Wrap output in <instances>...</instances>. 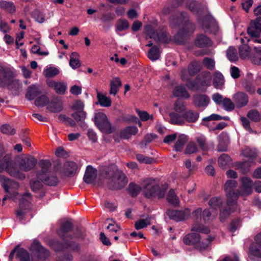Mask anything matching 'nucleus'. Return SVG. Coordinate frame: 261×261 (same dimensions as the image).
I'll return each mask as SVG.
<instances>
[{"label":"nucleus","mask_w":261,"mask_h":261,"mask_svg":"<svg viewBox=\"0 0 261 261\" xmlns=\"http://www.w3.org/2000/svg\"><path fill=\"white\" fill-rule=\"evenodd\" d=\"M15 76L16 73L13 68L0 65V87L7 88L14 95H18L22 84Z\"/></svg>","instance_id":"1"},{"label":"nucleus","mask_w":261,"mask_h":261,"mask_svg":"<svg viewBox=\"0 0 261 261\" xmlns=\"http://www.w3.org/2000/svg\"><path fill=\"white\" fill-rule=\"evenodd\" d=\"M103 176L108 179L107 186L111 190H118L123 188L127 182L125 175L120 171L115 170L112 167L103 169Z\"/></svg>","instance_id":"2"},{"label":"nucleus","mask_w":261,"mask_h":261,"mask_svg":"<svg viewBox=\"0 0 261 261\" xmlns=\"http://www.w3.org/2000/svg\"><path fill=\"white\" fill-rule=\"evenodd\" d=\"M4 153L3 148L0 147V159ZM4 169L13 177L20 179H23L25 176L24 174L20 172L15 168V163L12 160L10 155L7 154L0 161V173Z\"/></svg>","instance_id":"3"},{"label":"nucleus","mask_w":261,"mask_h":261,"mask_svg":"<svg viewBox=\"0 0 261 261\" xmlns=\"http://www.w3.org/2000/svg\"><path fill=\"white\" fill-rule=\"evenodd\" d=\"M63 241L53 239L49 241V245L55 252H64L68 250L76 252L80 251V245L78 242L68 240Z\"/></svg>","instance_id":"4"},{"label":"nucleus","mask_w":261,"mask_h":261,"mask_svg":"<svg viewBox=\"0 0 261 261\" xmlns=\"http://www.w3.org/2000/svg\"><path fill=\"white\" fill-rule=\"evenodd\" d=\"M168 189V186L164 185L161 188L159 185L147 181L144 186V196L151 199L158 197L159 199L164 198Z\"/></svg>","instance_id":"5"},{"label":"nucleus","mask_w":261,"mask_h":261,"mask_svg":"<svg viewBox=\"0 0 261 261\" xmlns=\"http://www.w3.org/2000/svg\"><path fill=\"white\" fill-rule=\"evenodd\" d=\"M95 125L101 131L107 134L113 133L115 129L112 127L110 122L108 120L107 116L102 112L95 113L94 117Z\"/></svg>","instance_id":"6"},{"label":"nucleus","mask_w":261,"mask_h":261,"mask_svg":"<svg viewBox=\"0 0 261 261\" xmlns=\"http://www.w3.org/2000/svg\"><path fill=\"white\" fill-rule=\"evenodd\" d=\"M183 242L188 245H193L200 250L205 249L207 245L200 241V236L197 232H191L186 235L183 238Z\"/></svg>","instance_id":"7"},{"label":"nucleus","mask_w":261,"mask_h":261,"mask_svg":"<svg viewBox=\"0 0 261 261\" xmlns=\"http://www.w3.org/2000/svg\"><path fill=\"white\" fill-rule=\"evenodd\" d=\"M19 169L24 172H28L33 169L37 162V160L32 155L20 156L15 160Z\"/></svg>","instance_id":"8"},{"label":"nucleus","mask_w":261,"mask_h":261,"mask_svg":"<svg viewBox=\"0 0 261 261\" xmlns=\"http://www.w3.org/2000/svg\"><path fill=\"white\" fill-rule=\"evenodd\" d=\"M73 231V224L69 221H66L62 223L60 228L57 230V234L62 241L72 240L73 239L72 234Z\"/></svg>","instance_id":"9"},{"label":"nucleus","mask_w":261,"mask_h":261,"mask_svg":"<svg viewBox=\"0 0 261 261\" xmlns=\"http://www.w3.org/2000/svg\"><path fill=\"white\" fill-rule=\"evenodd\" d=\"M31 248L34 253L33 257H35L38 261L45 260L50 256L49 251L44 247L38 241H34L31 245Z\"/></svg>","instance_id":"10"},{"label":"nucleus","mask_w":261,"mask_h":261,"mask_svg":"<svg viewBox=\"0 0 261 261\" xmlns=\"http://www.w3.org/2000/svg\"><path fill=\"white\" fill-rule=\"evenodd\" d=\"M237 185V182L234 180H228L225 182L224 190L226 192L227 200L237 201L240 193L238 190H235Z\"/></svg>","instance_id":"11"},{"label":"nucleus","mask_w":261,"mask_h":261,"mask_svg":"<svg viewBox=\"0 0 261 261\" xmlns=\"http://www.w3.org/2000/svg\"><path fill=\"white\" fill-rule=\"evenodd\" d=\"M237 206V201L234 200H227V204L223 208L221 207L220 210L219 219L221 222H224L230 214L233 213Z\"/></svg>","instance_id":"12"},{"label":"nucleus","mask_w":261,"mask_h":261,"mask_svg":"<svg viewBox=\"0 0 261 261\" xmlns=\"http://www.w3.org/2000/svg\"><path fill=\"white\" fill-rule=\"evenodd\" d=\"M37 177L48 186H56L59 182V179L56 174L51 171L42 175L37 174Z\"/></svg>","instance_id":"13"},{"label":"nucleus","mask_w":261,"mask_h":261,"mask_svg":"<svg viewBox=\"0 0 261 261\" xmlns=\"http://www.w3.org/2000/svg\"><path fill=\"white\" fill-rule=\"evenodd\" d=\"M30 188L32 191L39 194L40 198L44 197L46 193V189L43 182L37 177L32 178L30 181Z\"/></svg>","instance_id":"14"},{"label":"nucleus","mask_w":261,"mask_h":261,"mask_svg":"<svg viewBox=\"0 0 261 261\" xmlns=\"http://www.w3.org/2000/svg\"><path fill=\"white\" fill-rule=\"evenodd\" d=\"M186 7L191 12L199 15H202L206 9L205 6L201 2L194 0L186 2Z\"/></svg>","instance_id":"15"},{"label":"nucleus","mask_w":261,"mask_h":261,"mask_svg":"<svg viewBox=\"0 0 261 261\" xmlns=\"http://www.w3.org/2000/svg\"><path fill=\"white\" fill-rule=\"evenodd\" d=\"M211 39L203 34H198L194 40V44L198 48L208 47L212 45Z\"/></svg>","instance_id":"16"},{"label":"nucleus","mask_w":261,"mask_h":261,"mask_svg":"<svg viewBox=\"0 0 261 261\" xmlns=\"http://www.w3.org/2000/svg\"><path fill=\"white\" fill-rule=\"evenodd\" d=\"M189 15L186 12L181 11L173 15L170 18V24L172 27H178L181 24H184L189 19Z\"/></svg>","instance_id":"17"},{"label":"nucleus","mask_w":261,"mask_h":261,"mask_svg":"<svg viewBox=\"0 0 261 261\" xmlns=\"http://www.w3.org/2000/svg\"><path fill=\"white\" fill-rule=\"evenodd\" d=\"M248 250V257L251 260L261 261V245L252 243Z\"/></svg>","instance_id":"18"},{"label":"nucleus","mask_w":261,"mask_h":261,"mask_svg":"<svg viewBox=\"0 0 261 261\" xmlns=\"http://www.w3.org/2000/svg\"><path fill=\"white\" fill-rule=\"evenodd\" d=\"M47 109L51 113H59L63 110V103L61 99L57 96L53 97L49 101Z\"/></svg>","instance_id":"19"},{"label":"nucleus","mask_w":261,"mask_h":261,"mask_svg":"<svg viewBox=\"0 0 261 261\" xmlns=\"http://www.w3.org/2000/svg\"><path fill=\"white\" fill-rule=\"evenodd\" d=\"M167 215L170 219L174 220L176 222L183 221L188 218L189 212L180 210H168Z\"/></svg>","instance_id":"20"},{"label":"nucleus","mask_w":261,"mask_h":261,"mask_svg":"<svg viewBox=\"0 0 261 261\" xmlns=\"http://www.w3.org/2000/svg\"><path fill=\"white\" fill-rule=\"evenodd\" d=\"M233 100L237 107L241 108L248 104L249 98L245 92H238L233 95Z\"/></svg>","instance_id":"21"},{"label":"nucleus","mask_w":261,"mask_h":261,"mask_svg":"<svg viewBox=\"0 0 261 261\" xmlns=\"http://www.w3.org/2000/svg\"><path fill=\"white\" fill-rule=\"evenodd\" d=\"M97 171L91 165L86 167L85 173L83 177L85 182L90 184L95 181L97 177Z\"/></svg>","instance_id":"22"},{"label":"nucleus","mask_w":261,"mask_h":261,"mask_svg":"<svg viewBox=\"0 0 261 261\" xmlns=\"http://www.w3.org/2000/svg\"><path fill=\"white\" fill-rule=\"evenodd\" d=\"M77 165L73 161H67L63 167V173L68 177L73 176L76 173Z\"/></svg>","instance_id":"23"},{"label":"nucleus","mask_w":261,"mask_h":261,"mask_svg":"<svg viewBox=\"0 0 261 261\" xmlns=\"http://www.w3.org/2000/svg\"><path fill=\"white\" fill-rule=\"evenodd\" d=\"M181 78L182 81L186 80V86L191 90H197L199 85H204L205 83V80L200 81V79L199 76H196L194 80H191L190 79H186L185 76L182 74Z\"/></svg>","instance_id":"24"},{"label":"nucleus","mask_w":261,"mask_h":261,"mask_svg":"<svg viewBox=\"0 0 261 261\" xmlns=\"http://www.w3.org/2000/svg\"><path fill=\"white\" fill-rule=\"evenodd\" d=\"M210 101L209 97L206 94H197L193 96V103L198 107H206Z\"/></svg>","instance_id":"25"},{"label":"nucleus","mask_w":261,"mask_h":261,"mask_svg":"<svg viewBox=\"0 0 261 261\" xmlns=\"http://www.w3.org/2000/svg\"><path fill=\"white\" fill-rule=\"evenodd\" d=\"M241 181L242 185L241 189L243 195H248L252 192V180L248 177H243L241 178Z\"/></svg>","instance_id":"26"},{"label":"nucleus","mask_w":261,"mask_h":261,"mask_svg":"<svg viewBox=\"0 0 261 261\" xmlns=\"http://www.w3.org/2000/svg\"><path fill=\"white\" fill-rule=\"evenodd\" d=\"M190 36L185 32L184 30L180 29L177 33L174 36L173 40L174 43L177 44H186L189 40Z\"/></svg>","instance_id":"27"},{"label":"nucleus","mask_w":261,"mask_h":261,"mask_svg":"<svg viewBox=\"0 0 261 261\" xmlns=\"http://www.w3.org/2000/svg\"><path fill=\"white\" fill-rule=\"evenodd\" d=\"M15 257L19 261H38L32 255L31 258L29 252L23 248H19Z\"/></svg>","instance_id":"28"},{"label":"nucleus","mask_w":261,"mask_h":261,"mask_svg":"<svg viewBox=\"0 0 261 261\" xmlns=\"http://www.w3.org/2000/svg\"><path fill=\"white\" fill-rule=\"evenodd\" d=\"M138 129L136 126H129L120 132V137L121 139H129L132 135H135L138 133Z\"/></svg>","instance_id":"29"},{"label":"nucleus","mask_w":261,"mask_h":261,"mask_svg":"<svg viewBox=\"0 0 261 261\" xmlns=\"http://www.w3.org/2000/svg\"><path fill=\"white\" fill-rule=\"evenodd\" d=\"M40 94L41 91L39 88L35 85H31L28 87L25 97L28 100H32Z\"/></svg>","instance_id":"30"},{"label":"nucleus","mask_w":261,"mask_h":261,"mask_svg":"<svg viewBox=\"0 0 261 261\" xmlns=\"http://www.w3.org/2000/svg\"><path fill=\"white\" fill-rule=\"evenodd\" d=\"M228 144V137L226 134H221L219 136V143L217 145V150L219 152L227 151Z\"/></svg>","instance_id":"31"},{"label":"nucleus","mask_w":261,"mask_h":261,"mask_svg":"<svg viewBox=\"0 0 261 261\" xmlns=\"http://www.w3.org/2000/svg\"><path fill=\"white\" fill-rule=\"evenodd\" d=\"M182 117L188 122L194 123L198 120L199 114L197 112L188 110L182 114Z\"/></svg>","instance_id":"32"},{"label":"nucleus","mask_w":261,"mask_h":261,"mask_svg":"<svg viewBox=\"0 0 261 261\" xmlns=\"http://www.w3.org/2000/svg\"><path fill=\"white\" fill-rule=\"evenodd\" d=\"M220 120H229V117L228 116H222L217 114H212L209 116L203 118L202 121L204 122H202L201 124L205 126H208V123L207 122Z\"/></svg>","instance_id":"33"},{"label":"nucleus","mask_w":261,"mask_h":261,"mask_svg":"<svg viewBox=\"0 0 261 261\" xmlns=\"http://www.w3.org/2000/svg\"><path fill=\"white\" fill-rule=\"evenodd\" d=\"M49 87H54L56 93L60 94H64L67 89V85L63 82H53L48 84Z\"/></svg>","instance_id":"34"},{"label":"nucleus","mask_w":261,"mask_h":261,"mask_svg":"<svg viewBox=\"0 0 261 261\" xmlns=\"http://www.w3.org/2000/svg\"><path fill=\"white\" fill-rule=\"evenodd\" d=\"M173 95L177 97H184L188 98L190 97L189 94L186 88L182 86H176L173 91Z\"/></svg>","instance_id":"35"},{"label":"nucleus","mask_w":261,"mask_h":261,"mask_svg":"<svg viewBox=\"0 0 261 261\" xmlns=\"http://www.w3.org/2000/svg\"><path fill=\"white\" fill-rule=\"evenodd\" d=\"M241 85L243 89L249 94L253 95L255 93V86L252 81L244 80L242 81Z\"/></svg>","instance_id":"36"},{"label":"nucleus","mask_w":261,"mask_h":261,"mask_svg":"<svg viewBox=\"0 0 261 261\" xmlns=\"http://www.w3.org/2000/svg\"><path fill=\"white\" fill-rule=\"evenodd\" d=\"M80 55L76 52H72L70 56L69 65L73 69H75L81 65L79 60Z\"/></svg>","instance_id":"37"},{"label":"nucleus","mask_w":261,"mask_h":261,"mask_svg":"<svg viewBox=\"0 0 261 261\" xmlns=\"http://www.w3.org/2000/svg\"><path fill=\"white\" fill-rule=\"evenodd\" d=\"M39 165L41 170L37 172L36 174H43L50 172L49 169L51 167V163L47 160H41L39 162Z\"/></svg>","instance_id":"38"},{"label":"nucleus","mask_w":261,"mask_h":261,"mask_svg":"<svg viewBox=\"0 0 261 261\" xmlns=\"http://www.w3.org/2000/svg\"><path fill=\"white\" fill-rule=\"evenodd\" d=\"M86 112L84 111H75L71 114V116L77 122H81L80 125L83 127L85 123L84 121L86 117Z\"/></svg>","instance_id":"39"},{"label":"nucleus","mask_w":261,"mask_h":261,"mask_svg":"<svg viewBox=\"0 0 261 261\" xmlns=\"http://www.w3.org/2000/svg\"><path fill=\"white\" fill-rule=\"evenodd\" d=\"M224 83V77L219 71L214 73L213 79V85L216 88H220Z\"/></svg>","instance_id":"40"},{"label":"nucleus","mask_w":261,"mask_h":261,"mask_svg":"<svg viewBox=\"0 0 261 261\" xmlns=\"http://www.w3.org/2000/svg\"><path fill=\"white\" fill-rule=\"evenodd\" d=\"M187 141V136L184 134L180 135L175 143L174 149L176 151H181Z\"/></svg>","instance_id":"41"},{"label":"nucleus","mask_w":261,"mask_h":261,"mask_svg":"<svg viewBox=\"0 0 261 261\" xmlns=\"http://www.w3.org/2000/svg\"><path fill=\"white\" fill-rule=\"evenodd\" d=\"M129 27L128 21L123 18L118 19L115 24L116 32H122L127 30Z\"/></svg>","instance_id":"42"},{"label":"nucleus","mask_w":261,"mask_h":261,"mask_svg":"<svg viewBox=\"0 0 261 261\" xmlns=\"http://www.w3.org/2000/svg\"><path fill=\"white\" fill-rule=\"evenodd\" d=\"M171 122L172 124L182 125L185 123V119L181 115L175 112H171L169 114Z\"/></svg>","instance_id":"43"},{"label":"nucleus","mask_w":261,"mask_h":261,"mask_svg":"<svg viewBox=\"0 0 261 261\" xmlns=\"http://www.w3.org/2000/svg\"><path fill=\"white\" fill-rule=\"evenodd\" d=\"M231 159L230 156L225 153L222 154L218 158V163L220 167L225 169L226 166L230 164Z\"/></svg>","instance_id":"44"},{"label":"nucleus","mask_w":261,"mask_h":261,"mask_svg":"<svg viewBox=\"0 0 261 261\" xmlns=\"http://www.w3.org/2000/svg\"><path fill=\"white\" fill-rule=\"evenodd\" d=\"M127 191L132 197H135L140 193L141 188L140 186L134 182H130L127 188Z\"/></svg>","instance_id":"45"},{"label":"nucleus","mask_w":261,"mask_h":261,"mask_svg":"<svg viewBox=\"0 0 261 261\" xmlns=\"http://www.w3.org/2000/svg\"><path fill=\"white\" fill-rule=\"evenodd\" d=\"M97 98L99 104L103 107H109L111 106L112 101L110 98L99 92L97 94Z\"/></svg>","instance_id":"46"},{"label":"nucleus","mask_w":261,"mask_h":261,"mask_svg":"<svg viewBox=\"0 0 261 261\" xmlns=\"http://www.w3.org/2000/svg\"><path fill=\"white\" fill-rule=\"evenodd\" d=\"M0 183L6 193H9L10 186L13 185V181L4 175H0Z\"/></svg>","instance_id":"47"},{"label":"nucleus","mask_w":261,"mask_h":261,"mask_svg":"<svg viewBox=\"0 0 261 261\" xmlns=\"http://www.w3.org/2000/svg\"><path fill=\"white\" fill-rule=\"evenodd\" d=\"M122 83L118 77L115 78L110 83V94L115 95L118 92V88L121 86Z\"/></svg>","instance_id":"48"},{"label":"nucleus","mask_w":261,"mask_h":261,"mask_svg":"<svg viewBox=\"0 0 261 261\" xmlns=\"http://www.w3.org/2000/svg\"><path fill=\"white\" fill-rule=\"evenodd\" d=\"M253 163V161H244L243 162H239L237 165V167L239 169L241 172L243 174H246L248 173L250 170L251 163Z\"/></svg>","instance_id":"49"},{"label":"nucleus","mask_w":261,"mask_h":261,"mask_svg":"<svg viewBox=\"0 0 261 261\" xmlns=\"http://www.w3.org/2000/svg\"><path fill=\"white\" fill-rule=\"evenodd\" d=\"M185 32L190 36L192 35L195 31L196 25L195 23L190 21L189 18L187 20L186 22L184 23L183 27L181 28Z\"/></svg>","instance_id":"50"},{"label":"nucleus","mask_w":261,"mask_h":261,"mask_svg":"<svg viewBox=\"0 0 261 261\" xmlns=\"http://www.w3.org/2000/svg\"><path fill=\"white\" fill-rule=\"evenodd\" d=\"M228 59L231 62H235L238 60V53L237 49L233 47H229L226 52Z\"/></svg>","instance_id":"51"},{"label":"nucleus","mask_w":261,"mask_h":261,"mask_svg":"<svg viewBox=\"0 0 261 261\" xmlns=\"http://www.w3.org/2000/svg\"><path fill=\"white\" fill-rule=\"evenodd\" d=\"M0 7L10 13H13L15 11V7L12 2L1 1L0 2Z\"/></svg>","instance_id":"52"},{"label":"nucleus","mask_w":261,"mask_h":261,"mask_svg":"<svg viewBox=\"0 0 261 261\" xmlns=\"http://www.w3.org/2000/svg\"><path fill=\"white\" fill-rule=\"evenodd\" d=\"M167 200L169 203L174 205H177L179 202L178 198L173 189L169 190L167 195Z\"/></svg>","instance_id":"53"},{"label":"nucleus","mask_w":261,"mask_h":261,"mask_svg":"<svg viewBox=\"0 0 261 261\" xmlns=\"http://www.w3.org/2000/svg\"><path fill=\"white\" fill-rule=\"evenodd\" d=\"M247 117L254 122H258L261 120L260 114L255 109L249 111L247 114Z\"/></svg>","instance_id":"54"},{"label":"nucleus","mask_w":261,"mask_h":261,"mask_svg":"<svg viewBox=\"0 0 261 261\" xmlns=\"http://www.w3.org/2000/svg\"><path fill=\"white\" fill-rule=\"evenodd\" d=\"M242 220L240 218L233 219L228 226V229L231 232H234L241 226Z\"/></svg>","instance_id":"55"},{"label":"nucleus","mask_w":261,"mask_h":261,"mask_svg":"<svg viewBox=\"0 0 261 261\" xmlns=\"http://www.w3.org/2000/svg\"><path fill=\"white\" fill-rule=\"evenodd\" d=\"M208 204L211 207L214 209H219L222 207L223 201L220 197H213L210 199Z\"/></svg>","instance_id":"56"},{"label":"nucleus","mask_w":261,"mask_h":261,"mask_svg":"<svg viewBox=\"0 0 261 261\" xmlns=\"http://www.w3.org/2000/svg\"><path fill=\"white\" fill-rule=\"evenodd\" d=\"M160 57L159 48L158 46L154 45L151 47L148 50V57L152 61H155L159 59Z\"/></svg>","instance_id":"57"},{"label":"nucleus","mask_w":261,"mask_h":261,"mask_svg":"<svg viewBox=\"0 0 261 261\" xmlns=\"http://www.w3.org/2000/svg\"><path fill=\"white\" fill-rule=\"evenodd\" d=\"M151 219L147 217L144 219H139L135 222V227L137 230L145 228L148 225H150Z\"/></svg>","instance_id":"58"},{"label":"nucleus","mask_w":261,"mask_h":261,"mask_svg":"<svg viewBox=\"0 0 261 261\" xmlns=\"http://www.w3.org/2000/svg\"><path fill=\"white\" fill-rule=\"evenodd\" d=\"M251 51L250 47L246 44L241 45L239 48V51L240 58L244 59L248 57Z\"/></svg>","instance_id":"59"},{"label":"nucleus","mask_w":261,"mask_h":261,"mask_svg":"<svg viewBox=\"0 0 261 261\" xmlns=\"http://www.w3.org/2000/svg\"><path fill=\"white\" fill-rule=\"evenodd\" d=\"M49 98L45 95H42L37 97L35 100V105L37 107H43L48 105Z\"/></svg>","instance_id":"60"},{"label":"nucleus","mask_w":261,"mask_h":261,"mask_svg":"<svg viewBox=\"0 0 261 261\" xmlns=\"http://www.w3.org/2000/svg\"><path fill=\"white\" fill-rule=\"evenodd\" d=\"M224 109L228 112L233 111L234 109L235 106L234 103L229 98L225 97L223 99V102L221 104Z\"/></svg>","instance_id":"61"},{"label":"nucleus","mask_w":261,"mask_h":261,"mask_svg":"<svg viewBox=\"0 0 261 261\" xmlns=\"http://www.w3.org/2000/svg\"><path fill=\"white\" fill-rule=\"evenodd\" d=\"M213 17L211 15H206L202 18V27L204 30H208L211 27Z\"/></svg>","instance_id":"62"},{"label":"nucleus","mask_w":261,"mask_h":261,"mask_svg":"<svg viewBox=\"0 0 261 261\" xmlns=\"http://www.w3.org/2000/svg\"><path fill=\"white\" fill-rule=\"evenodd\" d=\"M191 231L196 232L197 233L201 232L204 234H208L210 232V229L207 227L201 225L195 224L192 228Z\"/></svg>","instance_id":"63"},{"label":"nucleus","mask_w":261,"mask_h":261,"mask_svg":"<svg viewBox=\"0 0 261 261\" xmlns=\"http://www.w3.org/2000/svg\"><path fill=\"white\" fill-rule=\"evenodd\" d=\"M241 121L244 128L250 134H256V132L253 130L250 126V121L245 117H241Z\"/></svg>","instance_id":"64"}]
</instances>
